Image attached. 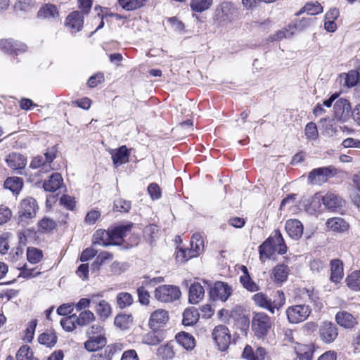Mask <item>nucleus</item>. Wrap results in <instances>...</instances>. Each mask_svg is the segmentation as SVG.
Instances as JSON below:
<instances>
[{
    "label": "nucleus",
    "mask_w": 360,
    "mask_h": 360,
    "mask_svg": "<svg viewBox=\"0 0 360 360\" xmlns=\"http://www.w3.org/2000/svg\"><path fill=\"white\" fill-rule=\"evenodd\" d=\"M289 272L290 269L287 265L278 264L272 269L271 278L274 283L281 284L287 280Z\"/></svg>",
    "instance_id": "18"
},
{
    "label": "nucleus",
    "mask_w": 360,
    "mask_h": 360,
    "mask_svg": "<svg viewBox=\"0 0 360 360\" xmlns=\"http://www.w3.org/2000/svg\"><path fill=\"white\" fill-rule=\"evenodd\" d=\"M323 11L321 5L318 2L307 3L301 10L296 13V15H300L306 12L309 15H314L322 13Z\"/></svg>",
    "instance_id": "34"
},
{
    "label": "nucleus",
    "mask_w": 360,
    "mask_h": 360,
    "mask_svg": "<svg viewBox=\"0 0 360 360\" xmlns=\"http://www.w3.org/2000/svg\"><path fill=\"white\" fill-rule=\"evenodd\" d=\"M271 326L272 321L270 317L264 312L257 313L253 316L252 328L257 337L266 335Z\"/></svg>",
    "instance_id": "5"
},
{
    "label": "nucleus",
    "mask_w": 360,
    "mask_h": 360,
    "mask_svg": "<svg viewBox=\"0 0 360 360\" xmlns=\"http://www.w3.org/2000/svg\"><path fill=\"white\" fill-rule=\"evenodd\" d=\"M129 316L126 314H120L115 318V325L120 329H125L127 328Z\"/></svg>",
    "instance_id": "54"
},
{
    "label": "nucleus",
    "mask_w": 360,
    "mask_h": 360,
    "mask_svg": "<svg viewBox=\"0 0 360 360\" xmlns=\"http://www.w3.org/2000/svg\"><path fill=\"white\" fill-rule=\"evenodd\" d=\"M74 309V304L73 303H66L61 304L57 309L58 314L60 316H67L72 312Z\"/></svg>",
    "instance_id": "58"
},
{
    "label": "nucleus",
    "mask_w": 360,
    "mask_h": 360,
    "mask_svg": "<svg viewBox=\"0 0 360 360\" xmlns=\"http://www.w3.org/2000/svg\"><path fill=\"white\" fill-rule=\"evenodd\" d=\"M129 153L125 146L120 147L113 153H112V159L115 166L121 165L129 161Z\"/></svg>",
    "instance_id": "30"
},
{
    "label": "nucleus",
    "mask_w": 360,
    "mask_h": 360,
    "mask_svg": "<svg viewBox=\"0 0 360 360\" xmlns=\"http://www.w3.org/2000/svg\"><path fill=\"white\" fill-rule=\"evenodd\" d=\"M176 339L177 342L181 345L186 350H192L195 346L194 338L185 332H182L176 335Z\"/></svg>",
    "instance_id": "31"
},
{
    "label": "nucleus",
    "mask_w": 360,
    "mask_h": 360,
    "mask_svg": "<svg viewBox=\"0 0 360 360\" xmlns=\"http://www.w3.org/2000/svg\"><path fill=\"white\" fill-rule=\"evenodd\" d=\"M276 251L280 255L287 252V246L279 230H275L274 235L259 246L260 258L270 259Z\"/></svg>",
    "instance_id": "1"
},
{
    "label": "nucleus",
    "mask_w": 360,
    "mask_h": 360,
    "mask_svg": "<svg viewBox=\"0 0 360 360\" xmlns=\"http://www.w3.org/2000/svg\"><path fill=\"white\" fill-rule=\"evenodd\" d=\"M169 320L167 311L159 309L153 311L150 317L149 325L151 328H156L165 325Z\"/></svg>",
    "instance_id": "16"
},
{
    "label": "nucleus",
    "mask_w": 360,
    "mask_h": 360,
    "mask_svg": "<svg viewBox=\"0 0 360 360\" xmlns=\"http://www.w3.org/2000/svg\"><path fill=\"white\" fill-rule=\"evenodd\" d=\"M191 249L188 253H191V257H198L204 250V241L200 233H195L191 239Z\"/></svg>",
    "instance_id": "19"
},
{
    "label": "nucleus",
    "mask_w": 360,
    "mask_h": 360,
    "mask_svg": "<svg viewBox=\"0 0 360 360\" xmlns=\"http://www.w3.org/2000/svg\"><path fill=\"white\" fill-rule=\"evenodd\" d=\"M311 313V307L307 304H295L286 309L285 314L290 323L296 324L304 321Z\"/></svg>",
    "instance_id": "3"
},
{
    "label": "nucleus",
    "mask_w": 360,
    "mask_h": 360,
    "mask_svg": "<svg viewBox=\"0 0 360 360\" xmlns=\"http://www.w3.org/2000/svg\"><path fill=\"white\" fill-rule=\"evenodd\" d=\"M6 161L10 168L13 170H21L26 165V159L19 153H11L8 155Z\"/></svg>",
    "instance_id": "22"
},
{
    "label": "nucleus",
    "mask_w": 360,
    "mask_h": 360,
    "mask_svg": "<svg viewBox=\"0 0 360 360\" xmlns=\"http://www.w3.org/2000/svg\"><path fill=\"white\" fill-rule=\"evenodd\" d=\"M39 229L41 232H50L56 226V222L49 217H44L38 222Z\"/></svg>",
    "instance_id": "43"
},
{
    "label": "nucleus",
    "mask_w": 360,
    "mask_h": 360,
    "mask_svg": "<svg viewBox=\"0 0 360 360\" xmlns=\"http://www.w3.org/2000/svg\"><path fill=\"white\" fill-rule=\"evenodd\" d=\"M11 210L4 206H0V225L6 223L11 217Z\"/></svg>",
    "instance_id": "57"
},
{
    "label": "nucleus",
    "mask_w": 360,
    "mask_h": 360,
    "mask_svg": "<svg viewBox=\"0 0 360 360\" xmlns=\"http://www.w3.org/2000/svg\"><path fill=\"white\" fill-rule=\"evenodd\" d=\"M252 300L257 306L268 310L271 314L278 311L285 303V297L282 290L276 291L274 300L263 292L255 294Z\"/></svg>",
    "instance_id": "2"
},
{
    "label": "nucleus",
    "mask_w": 360,
    "mask_h": 360,
    "mask_svg": "<svg viewBox=\"0 0 360 360\" xmlns=\"http://www.w3.org/2000/svg\"><path fill=\"white\" fill-rule=\"evenodd\" d=\"M43 257L42 251L33 247H30L27 250V260L32 264H37Z\"/></svg>",
    "instance_id": "39"
},
{
    "label": "nucleus",
    "mask_w": 360,
    "mask_h": 360,
    "mask_svg": "<svg viewBox=\"0 0 360 360\" xmlns=\"http://www.w3.org/2000/svg\"><path fill=\"white\" fill-rule=\"evenodd\" d=\"M305 136L309 140H316L319 137V131L315 123L309 122L305 127Z\"/></svg>",
    "instance_id": "51"
},
{
    "label": "nucleus",
    "mask_w": 360,
    "mask_h": 360,
    "mask_svg": "<svg viewBox=\"0 0 360 360\" xmlns=\"http://www.w3.org/2000/svg\"><path fill=\"white\" fill-rule=\"evenodd\" d=\"M27 46L20 41L13 39H0V50L5 53L18 56L26 52Z\"/></svg>",
    "instance_id": "8"
},
{
    "label": "nucleus",
    "mask_w": 360,
    "mask_h": 360,
    "mask_svg": "<svg viewBox=\"0 0 360 360\" xmlns=\"http://www.w3.org/2000/svg\"><path fill=\"white\" fill-rule=\"evenodd\" d=\"M198 313L195 310L187 309L183 313L182 323L184 326H192L198 321Z\"/></svg>",
    "instance_id": "38"
},
{
    "label": "nucleus",
    "mask_w": 360,
    "mask_h": 360,
    "mask_svg": "<svg viewBox=\"0 0 360 360\" xmlns=\"http://www.w3.org/2000/svg\"><path fill=\"white\" fill-rule=\"evenodd\" d=\"M132 224L122 225L112 230L114 240H117L116 245L122 243L124 237L131 231Z\"/></svg>",
    "instance_id": "33"
},
{
    "label": "nucleus",
    "mask_w": 360,
    "mask_h": 360,
    "mask_svg": "<svg viewBox=\"0 0 360 360\" xmlns=\"http://www.w3.org/2000/svg\"><path fill=\"white\" fill-rule=\"evenodd\" d=\"M146 0H118L120 6L126 11H134L143 5Z\"/></svg>",
    "instance_id": "40"
},
{
    "label": "nucleus",
    "mask_w": 360,
    "mask_h": 360,
    "mask_svg": "<svg viewBox=\"0 0 360 360\" xmlns=\"http://www.w3.org/2000/svg\"><path fill=\"white\" fill-rule=\"evenodd\" d=\"M326 226L335 232H344L349 229V224L340 217H333L327 220Z\"/></svg>",
    "instance_id": "25"
},
{
    "label": "nucleus",
    "mask_w": 360,
    "mask_h": 360,
    "mask_svg": "<svg viewBox=\"0 0 360 360\" xmlns=\"http://www.w3.org/2000/svg\"><path fill=\"white\" fill-rule=\"evenodd\" d=\"M347 285L354 290H360V271H356L349 275L346 279Z\"/></svg>",
    "instance_id": "41"
},
{
    "label": "nucleus",
    "mask_w": 360,
    "mask_h": 360,
    "mask_svg": "<svg viewBox=\"0 0 360 360\" xmlns=\"http://www.w3.org/2000/svg\"><path fill=\"white\" fill-rule=\"evenodd\" d=\"M240 282L243 286L249 291L256 292L259 290V285L252 281L248 274L241 276Z\"/></svg>",
    "instance_id": "50"
},
{
    "label": "nucleus",
    "mask_w": 360,
    "mask_h": 360,
    "mask_svg": "<svg viewBox=\"0 0 360 360\" xmlns=\"http://www.w3.org/2000/svg\"><path fill=\"white\" fill-rule=\"evenodd\" d=\"M93 243L101 246L116 245L112 231L97 230L94 234Z\"/></svg>",
    "instance_id": "13"
},
{
    "label": "nucleus",
    "mask_w": 360,
    "mask_h": 360,
    "mask_svg": "<svg viewBox=\"0 0 360 360\" xmlns=\"http://www.w3.org/2000/svg\"><path fill=\"white\" fill-rule=\"evenodd\" d=\"M60 203L70 210H72L75 206V201L73 198L64 195L60 198Z\"/></svg>",
    "instance_id": "62"
},
{
    "label": "nucleus",
    "mask_w": 360,
    "mask_h": 360,
    "mask_svg": "<svg viewBox=\"0 0 360 360\" xmlns=\"http://www.w3.org/2000/svg\"><path fill=\"white\" fill-rule=\"evenodd\" d=\"M302 296L307 302L308 301L311 302H315L318 298L316 293L314 292L313 289H303L302 290Z\"/></svg>",
    "instance_id": "59"
},
{
    "label": "nucleus",
    "mask_w": 360,
    "mask_h": 360,
    "mask_svg": "<svg viewBox=\"0 0 360 360\" xmlns=\"http://www.w3.org/2000/svg\"><path fill=\"white\" fill-rule=\"evenodd\" d=\"M342 146L346 148H360V140L355 139L353 138H347L342 141Z\"/></svg>",
    "instance_id": "63"
},
{
    "label": "nucleus",
    "mask_w": 360,
    "mask_h": 360,
    "mask_svg": "<svg viewBox=\"0 0 360 360\" xmlns=\"http://www.w3.org/2000/svg\"><path fill=\"white\" fill-rule=\"evenodd\" d=\"M113 259V255L112 253L109 252H100L97 257L96 262L98 263L99 265H102L103 263H105L106 261H111Z\"/></svg>",
    "instance_id": "61"
},
{
    "label": "nucleus",
    "mask_w": 360,
    "mask_h": 360,
    "mask_svg": "<svg viewBox=\"0 0 360 360\" xmlns=\"http://www.w3.org/2000/svg\"><path fill=\"white\" fill-rule=\"evenodd\" d=\"M160 341L155 332H150L146 334L143 338V342L146 344L155 345Z\"/></svg>",
    "instance_id": "60"
},
{
    "label": "nucleus",
    "mask_w": 360,
    "mask_h": 360,
    "mask_svg": "<svg viewBox=\"0 0 360 360\" xmlns=\"http://www.w3.org/2000/svg\"><path fill=\"white\" fill-rule=\"evenodd\" d=\"M158 355L163 360H169L174 357V352L172 346L165 345L158 348Z\"/></svg>",
    "instance_id": "49"
},
{
    "label": "nucleus",
    "mask_w": 360,
    "mask_h": 360,
    "mask_svg": "<svg viewBox=\"0 0 360 360\" xmlns=\"http://www.w3.org/2000/svg\"><path fill=\"white\" fill-rule=\"evenodd\" d=\"M95 311L101 319H107L112 314L110 304L105 300L96 302Z\"/></svg>",
    "instance_id": "28"
},
{
    "label": "nucleus",
    "mask_w": 360,
    "mask_h": 360,
    "mask_svg": "<svg viewBox=\"0 0 360 360\" xmlns=\"http://www.w3.org/2000/svg\"><path fill=\"white\" fill-rule=\"evenodd\" d=\"M205 290L198 283L192 284L189 288L188 300L190 303L195 304L200 302L204 297Z\"/></svg>",
    "instance_id": "24"
},
{
    "label": "nucleus",
    "mask_w": 360,
    "mask_h": 360,
    "mask_svg": "<svg viewBox=\"0 0 360 360\" xmlns=\"http://www.w3.org/2000/svg\"><path fill=\"white\" fill-rule=\"evenodd\" d=\"M16 360H34L33 353L28 345H22L17 352Z\"/></svg>",
    "instance_id": "45"
},
{
    "label": "nucleus",
    "mask_w": 360,
    "mask_h": 360,
    "mask_svg": "<svg viewBox=\"0 0 360 360\" xmlns=\"http://www.w3.org/2000/svg\"><path fill=\"white\" fill-rule=\"evenodd\" d=\"M359 79L358 72L353 70L349 72L345 77V83L347 87H352L356 84Z\"/></svg>",
    "instance_id": "53"
},
{
    "label": "nucleus",
    "mask_w": 360,
    "mask_h": 360,
    "mask_svg": "<svg viewBox=\"0 0 360 360\" xmlns=\"http://www.w3.org/2000/svg\"><path fill=\"white\" fill-rule=\"evenodd\" d=\"M320 122L322 124L326 135L332 136L338 131V127L333 120L325 118L321 120Z\"/></svg>",
    "instance_id": "46"
},
{
    "label": "nucleus",
    "mask_w": 360,
    "mask_h": 360,
    "mask_svg": "<svg viewBox=\"0 0 360 360\" xmlns=\"http://www.w3.org/2000/svg\"><path fill=\"white\" fill-rule=\"evenodd\" d=\"M295 352L300 360H312L314 348L311 345H301L295 342Z\"/></svg>",
    "instance_id": "29"
},
{
    "label": "nucleus",
    "mask_w": 360,
    "mask_h": 360,
    "mask_svg": "<svg viewBox=\"0 0 360 360\" xmlns=\"http://www.w3.org/2000/svg\"><path fill=\"white\" fill-rule=\"evenodd\" d=\"M38 205L34 198L28 197L22 200L20 205L19 219L27 223L28 220L36 217Z\"/></svg>",
    "instance_id": "6"
},
{
    "label": "nucleus",
    "mask_w": 360,
    "mask_h": 360,
    "mask_svg": "<svg viewBox=\"0 0 360 360\" xmlns=\"http://www.w3.org/2000/svg\"><path fill=\"white\" fill-rule=\"evenodd\" d=\"M131 209V202L124 199H117L114 202L113 210L117 212H128Z\"/></svg>",
    "instance_id": "52"
},
{
    "label": "nucleus",
    "mask_w": 360,
    "mask_h": 360,
    "mask_svg": "<svg viewBox=\"0 0 360 360\" xmlns=\"http://www.w3.org/2000/svg\"><path fill=\"white\" fill-rule=\"evenodd\" d=\"M37 324V320H32L30 322L28 327L26 329L25 340L27 342H31L33 339L35 328Z\"/></svg>",
    "instance_id": "55"
},
{
    "label": "nucleus",
    "mask_w": 360,
    "mask_h": 360,
    "mask_svg": "<svg viewBox=\"0 0 360 360\" xmlns=\"http://www.w3.org/2000/svg\"><path fill=\"white\" fill-rule=\"evenodd\" d=\"M58 15L59 12L56 6L51 4L41 6L37 13L38 18L41 19L56 18Z\"/></svg>",
    "instance_id": "27"
},
{
    "label": "nucleus",
    "mask_w": 360,
    "mask_h": 360,
    "mask_svg": "<svg viewBox=\"0 0 360 360\" xmlns=\"http://www.w3.org/2000/svg\"><path fill=\"white\" fill-rule=\"evenodd\" d=\"M333 167H324L314 169L308 176L309 181L312 184L321 185L335 174Z\"/></svg>",
    "instance_id": "7"
},
{
    "label": "nucleus",
    "mask_w": 360,
    "mask_h": 360,
    "mask_svg": "<svg viewBox=\"0 0 360 360\" xmlns=\"http://www.w3.org/2000/svg\"><path fill=\"white\" fill-rule=\"evenodd\" d=\"M181 291L178 286L173 285H162L156 288L154 297L161 302H172L181 297Z\"/></svg>",
    "instance_id": "4"
},
{
    "label": "nucleus",
    "mask_w": 360,
    "mask_h": 360,
    "mask_svg": "<svg viewBox=\"0 0 360 360\" xmlns=\"http://www.w3.org/2000/svg\"><path fill=\"white\" fill-rule=\"evenodd\" d=\"M319 334L323 342H333L338 337V328L332 322L325 321L320 326Z\"/></svg>",
    "instance_id": "12"
},
{
    "label": "nucleus",
    "mask_w": 360,
    "mask_h": 360,
    "mask_svg": "<svg viewBox=\"0 0 360 360\" xmlns=\"http://www.w3.org/2000/svg\"><path fill=\"white\" fill-rule=\"evenodd\" d=\"M335 321L338 324L345 328H351L357 324L354 316L345 311L337 313Z\"/></svg>",
    "instance_id": "20"
},
{
    "label": "nucleus",
    "mask_w": 360,
    "mask_h": 360,
    "mask_svg": "<svg viewBox=\"0 0 360 360\" xmlns=\"http://www.w3.org/2000/svg\"><path fill=\"white\" fill-rule=\"evenodd\" d=\"M95 319V315L92 311L90 310H84L80 312L79 316H77V324L79 326H87L93 322Z\"/></svg>",
    "instance_id": "37"
},
{
    "label": "nucleus",
    "mask_w": 360,
    "mask_h": 360,
    "mask_svg": "<svg viewBox=\"0 0 360 360\" xmlns=\"http://www.w3.org/2000/svg\"><path fill=\"white\" fill-rule=\"evenodd\" d=\"M106 344V340L103 335H99L90 337L84 343V347L89 352L96 351L103 347Z\"/></svg>",
    "instance_id": "26"
},
{
    "label": "nucleus",
    "mask_w": 360,
    "mask_h": 360,
    "mask_svg": "<svg viewBox=\"0 0 360 360\" xmlns=\"http://www.w3.org/2000/svg\"><path fill=\"white\" fill-rule=\"evenodd\" d=\"M343 265L340 260L333 259L330 262V277L332 282L338 283L343 278Z\"/></svg>",
    "instance_id": "23"
},
{
    "label": "nucleus",
    "mask_w": 360,
    "mask_h": 360,
    "mask_svg": "<svg viewBox=\"0 0 360 360\" xmlns=\"http://www.w3.org/2000/svg\"><path fill=\"white\" fill-rule=\"evenodd\" d=\"M4 187L13 193L18 194L23 187V181L17 176L8 177L4 181Z\"/></svg>",
    "instance_id": "32"
},
{
    "label": "nucleus",
    "mask_w": 360,
    "mask_h": 360,
    "mask_svg": "<svg viewBox=\"0 0 360 360\" xmlns=\"http://www.w3.org/2000/svg\"><path fill=\"white\" fill-rule=\"evenodd\" d=\"M40 344L47 347H53L57 342V337L53 333H44L38 338Z\"/></svg>",
    "instance_id": "42"
},
{
    "label": "nucleus",
    "mask_w": 360,
    "mask_h": 360,
    "mask_svg": "<svg viewBox=\"0 0 360 360\" xmlns=\"http://www.w3.org/2000/svg\"><path fill=\"white\" fill-rule=\"evenodd\" d=\"M133 301L131 295L128 292H120L117 295V304L121 309L131 305Z\"/></svg>",
    "instance_id": "44"
},
{
    "label": "nucleus",
    "mask_w": 360,
    "mask_h": 360,
    "mask_svg": "<svg viewBox=\"0 0 360 360\" xmlns=\"http://www.w3.org/2000/svg\"><path fill=\"white\" fill-rule=\"evenodd\" d=\"M139 300L142 304H148L150 302V294L143 287L139 288L137 290Z\"/></svg>",
    "instance_id": "56"
},
{
    "label": "nucleus",
    "mask_w": 360,
    "mask_h": 360,
    "mask_svg": "<svg viewBox=\"0 0 360 360\" xmlns=\"http://www.w3.org/2000/svg\"><path fill=\"white\" fill-rule=\"evenodd\" d=\"M83 24V17L79 11H74L67 17L65 25L72 32H79L82 28Z\"/></svg>",
    "instance_id": "17"
},
{
    "label": "nucleus",
    "mask_w": 360,
    "mask_h": 360,
    "mask_svg": "<svg viewBox=\"0 0 360 360\" xmlns=\"http://www.w3.org/2000/svg\"><path fill=\"white\" fill-rule=\"evenodd\" d=\"M212 3L213 0H191L190 6L192 11L202 13L208 10Z\"/></svg>",
    "instance_id": "35"
},
{
    "label": "nucleus",
    "mask_w": 360,
    "mask_h": 360,
    "mask_svg": "<svg viewBox=\"0 0 360 360\" xmlns=\"http://www.w3.org/2000/svg\"><path fill=\"white\" fill-rule=\"evenodd\" d=\"M121 360H139V359L134 349H128L123 352Z\"/></svg>",
    "instance_id": "64"
},
{
    "label": "nucleus",
    "mask_w": 360,
    "mask_h": 360,
    "mask_svg": "<svg viewBox=\"0 0 360 360\" xmlns=\"http://www.w3.org/2000/svg\"><path fill=\"white\" fill-rule=\"evenodd\" d=\"M101 293L91 294L89 298H81L75 307L77 311L87 310L86 309L90 306L91 302L96 303V299L101 297Z\"/></svg>",
    "instance_id": "36"
},
{
    "label": "nucleus",
    "mask_w": 360,
    "mask_h": 360,
    "mask_svg": "<svg viewBox=\"0 0 360 360\" xmlns=\"http://www.w3.org/2000/svg\"><path fill=\"white\" fill-rule=\"evenodd\" d=\"M232 289L228 284L218 281L210 289V295L213 300L225 302L231 296Z\"/></svg>",
    "instance_id": "10"
},
{
    "label": "nucleus",
    "mask_w": 360,
    "mask_h": 360,
    "mask_svg": "<svg viewBox=\"0 0 360 360\" xmlns=\"http://www.w3.org/2000/svg\"><path fill=\"white\" fill-rule=\"evenodd\" d=\"M76 323L77 316L75 314L66 316L60 321L62 327L67 331H72L75 330L76 328Z\"/></svg>",
    "instance_id": "47"
},
{
    "label": "nucleus",
    "mask_w": 360,
    "mask_h": 360,
    "mask_svg": "<svg viewBox=\"0 0 360 360\" xmlns=\"http://www.w3.org/2000/svg\"><path fill=\"white\" fill-rule=\"evenodd\" d=\"M285 229L289 236L294 240L301 238L304 229L301 221L295 219L288 220Z\"/></svg>",
    "instance_id": "15"
},
{
    "label": "nucleus",
    "mask_w": 360,
    "mask_h": 360,
    "mask_svg": "<svg viewBox=\"0 0 360 360\" xmlns=\"http://www.w3.org/2000/svg\"><path fill=\"white\" fill-rule=\"evenodd\" d=\"M321 199L325 207L332 211L340 207L342 204L341 198H340L336 194L334 193H327L322 197L316 195L314 198V201L317 200L319 202Z\"/></svg>",
    "instance_id": "14"
},
{
    "label": "nucleus",
    "mask_w": 360,
    "mask_h": 360,
    "mask_svg": "<svg viewBox=\"0 0 360 360\" xmlns=\"http://www.w3.org/2000/svg\"><path fill=\"white\" fill-rule=\"evenodd\" d=\"M212 335L219 349L225 351L229 348L231 343V335L226 326H217L214 328Z\"/></svg>",
    "instance_id": "9"
},
{
    "label": "nucleus",
    "mask_w": 360,
    "mask_h": 360,
    "mask_svg": "<svg viewBox=\"0 0 360 360\" xmlns=\"http://www.w3.org/2000/svg\"><path fill=\"white\" fill-rule=\"evenodd\" d=\"M334 115L335 118L342 122H347L352 114L349 102L345 98H340L334 104Z\"/></svg>",
    "instance_id": "11"
},
{
    "label": "nucleus",
    "mask_w": 360,
    "mask_h": 360,
    "mask_svg": "<svg viewBox=\"0 0 360 360\" xmlns=\"http://www.w3.org/2000/svg\"><path fill=\"white\" fill-rule=\"evenodd\" d=\"M63 179L59 173H53L48 180L43 183V188L46 191L54 192L59 189L63 184Z\"/></svg>",
    "instance_id": "21"
},
{
    "label": "nucleus",
    "mask_w": 360,
    "mask_h": 360,
    "mask_svg": "<svg viewBox=\"0 0 360 360\" xmlns=\"http://www.w3.org/2000/svg\"><path fill=\"white\" fill-rule=\"evenodd\" d=\"M30 167L33 169H37L42 167L41 169H44L45 172L50 171L52 169L50 165H48L43 156H37L33 158L30 163Z\"/></svg>",
    "instance_id": "48"
}]
</instances>
